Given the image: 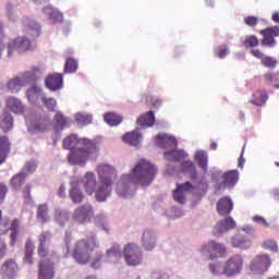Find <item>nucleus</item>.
Here are the masks:
<instances>
[{"label": "nucleus", "mask_w": 279, "mask_h": 279, "mask_svg": "<svg viewBox=\"0 0 279 279\" xmlns=\"http://www.w3.org/2000/svg\"><path fill=\"white\" fill-rule=\"evenodd\" d=\"M158 174V169L146 159H140L131 173L122 177V181L117 184V193L120 197H128V182L135 186H149L154 178Z\"/></svg>", "instance_id": "f257e3e1"}, {"label": "nucleus", "mask_w": 279, "mask_h": 279, "mask_svg": "<svg viewBox=\"0 0 279 279\" xmlns=\"http://www.w3.org/2000/svg\"><path fill=\"white\" fill-rule=\"evenodd\" d=\"M97 173L99 175L100 185L96 190V202H106L112 193V184L114 178H117V170L109 165H99L97 167Z\"/></svg>", "instance_id": "f03ea898"}, {"label": "nucleus", "mask_w": 279, "mask_h": 279, "mask_svg": "<svg viewBox=\"0 0 279 279\" xmlns=\"http://www.w3.org/2000/svg\"><path fill=\"white\" fill-rule=\"evenodd\" d=\"M99 247V242L95 236H88L76 241L72 256L78 265H88L90 263V253Z\"/></svg>", "instance_id": "7ed1b4c3"}, {"label": "nucleus", "mask_w": 279, "mask_h": 279, "mask_svg": "<svg viewBox=\"0 0 279 279\" xmlns=\"http://www.w3.org/2000/svg\"><path fill=\"white\" fill-rule=\"evenodd\" d=\"M201 254L208 256L209 260H217V258H226L228 250L225 244L210 240L201 248Z\"/></svg>", "instance_id": "20e7f679"}, {"label": "nucleus", "mask_w": 279, "mask_h": 279, "mask_svg": "<svg viewBox=\"0 0 279 279\" xmlns=\"http://www.w3.org/2000/svg\"><path fill=\"white\" fill-rule=\"evenodd\" d=\"M123 257L126 265L137 267V265L143 263V252L141 251V246L136 243H129L124 245Z\"/></svg>", "instance_id": "39448f33"}, {"label": "nucleus", "mask_w": 279, "mask_h": 279, "mask_svg": "<svg viewBox=\"0 0 279 279\" xmlns=\"http://www.w3.org/2000/svg\"><path fill=\"white\" fill-rule=\"evenodd\" d=\"M95 151H97L96 144H94L93 149L88 148V146L73 148L69 154L68 160L71 165H84L90 158V154H95Z\"/></svg>", "instance_id": "423d86ee"}, {"label": "nucleus", "mask_w": 279, "mask_h": 279, "mask_svg": "<svg viewBox=\"0 0 279 279\" xmlns=\"http://www.w3.org/2000/svg\"><path fill=\"white\" fill-rule=\"evenodd\" d=\"M243 271V256L233 255L231 256L223 265L222 274L227 276V278H232L234 276H239Z\"/></svg>", "instance_id": "0eeeda50"}, {"label": "nucleus", "mask_w": 279, "mask_h": 279, "mask_svg": "<svg viewBox=\"0 0 279 279\" xmlns=\"http://www.w3.org/2000/svg\"><path fill=\"white\" fill-rule=\"evenodd\" d=\"M64 149H77L78 147H88L95 149V142L86 137L77 138V135H70L63 140Z\"/></svg>", "instance_id": "6e6552de"}, {"label": "nucleus", "mask_w": 279, "mask_h": 279, "mask_svg": "<svg viewBox=\"0 0 279 279\" xmlns=\"http://www.w3.org/2000/svg\"><path fill=\"white\" fill-rule=\"evenodd\" d=\"M271 267V257L267 254L257 255L250 265L251 274H265Z\"/></svg>", "instance_id": "1a4fd4ad"}, {"label": "nucleus", "mask_w": 279, "mask_h": 279, "mask_svg": "<svg viewBox=\"0 0 279 279\" xmlns=\"http://www.w3.org/2000/svg\"><path fill=\"white\" fill-rule=\"evenodd\" d=\"M32 41L26 37H17L11 40L8 45V56L11 58L12 53L19 51V53H25V51H32Z\"/></svg>", "instance_id": "9d476101"}, {"label": "nucleus", "mask_w": 279, "mask_h": 279, "mask_svg": "<svg viewBox=\"0 0 279 279\" xmlns=\"http://www.w3.org/2000/svg\"><path fill=\"white\" fill-rule=\"evenodd\" d=\"M260 36H263L262 39V46L274 48L276 45H278V41H276V38L279 37V26H270L266 27L262 31H259Z\"/></svg>", "instance_id": "9b49d317"}, {"label": "nucleus", "mask_w": 279, "mask_h": 279, "mask_svg": "<svg viewBox=\"0 0 279 279\" xmlns=\"http://www.w3.org/2000/svg\"><path fill=\"white\" fill-rule=\"evenodd\" d=\"M195 186L192 182H185L183 184L178 183L177 189L173 190V199L178 204H186V193H193Z\"/></svg>", "instance_id": "f8f14e48"}, {"label": "nucleus", "mask_w": 279, "mask_h": 279, "mask_svg": "<svg viewBox=\"0 0 279 279\" xmlns=\"http://www.w3.org/2000/svg\"><path fill=\"white\" fill-rule=\"evenodd\" d=\"M19 264L15 259L9 258L3 262L0 267V276L2 279H14L19 274Z\"/></svg>", "instance_id": "ddd939ff"}, {"label": "nucleus", "mask_w": 279, "mask_h": 279, "mask_svg": "<svg viewBox=\"0 0 279 279\" xmlns=\"http://www.w3.org/2000/svg\"><path fill=\"white\" fill-rule=\"evenodd\" d=\"M73 219L76 223H88L93 219V206L86 204L75 209Z\"/></svg>", "instance_id": "4468645a"}, {"label": "nucleus", "mask_w": 279, "mask_h": 279, "mask_svg": "<svg viewBox=\"0 0 279 279\" xmlns=\"http://www.w3.org/2000/svg\"><path fill=\"white\" fill-rule=\"evenodd\" d=\"M236 228V221H234V218L227 217L223 220H220L215 227H214V235L215 236H221V234L228 232L229 230H234Z\"/></svg>", "instance_id": "2eb2a0df"}, {"label": "nucleus", "mask_w": 279, "mask_h": 279, "mask_svg": "<svg viewBox=\"0 0 279 279\" xmlns=\"http://www.w3.org/2000/svg\"><path fill=\"white\" fill-rule=\"evenodd\" d=\"M27 82H29L28 73L23 74L22 76H17L9 80L7 88L11 93H19V90H21V88H23V86H25Z\"/></svg>", "instance_id": "dca6fc26"}, {"label": "nucleus", "mask_w": 279, "mask_h": 279, "mask_svg": "<svg viewBox=\"0 0 279 279\" xmlns=\"http://www.w3.org/2000/svg\"><path fill=\"white\" fill-rule=\"evenodd\" d=\"M217 213L221 217H228L230 213L234 209V203H232V199L230 197L225 196L220 198L217 203Z\"/></svg>", "instance_id": "f3484780"}, {"label": "nucleus", "mask_w": 279, "mask_h": 279, "mask_svg": "<svg viewBox=\"0 0 279 279\" xmlns=\"http://www.w3.org/2000/svg\"><path fill=\"white\" fill-rule=\"evenodd\" d=\"M53 276H56V272L53 270V263L49 260H41L39 263V272L38 278L39 279H53Z\"/></svg>", "instance_id": "a211bd4d"}, {"label": "nucleus", "mask_w": 279, "mask_h": 279, "mask_svg": "<svg viewBox=\"0 0 279 279\" xmlns=\"http://www.w3.org/2000/svg\"><path fill=\"white\" fill-rule=\"evenodd\" d=\"M223 183H220L217 187V191L226 189V186H234L239 182V170H231L225 172L222 175Z\"/></svg>", "instance_id": "6ab92c4d"}, {"label": "nucleus", "mask_w": 279, "mask_h": 279, "mask_svg": "<svg viewBox=\"0 0 279 279\" xmlns=\"http://www.w3.org/2000/svg\"><path fill=\"white\" fill-rule=\"evenodd\" d=\"M156 144L159 147H163L165 149L169 147H178V140L174 136H171L169 134H158L156 135Z\"/></svg>", "instance_id": "aec40b11"}, {"label": "nucleus", "mask_w": 279, "mask_h": 279, "mask_svg": "<svg viewBox=\"0 0 279 279\" xmlns=\"http://www.w3.org/2000/svg\"><path fill=\"white\" fill-rule=\"evenodd\" d=\"M63 82L64 78L62 74H50L46 77L45 84L49 90H60V88H62Z\"/></svg>", "instance_id": "412c9836"}, {"label": "nucleus", "mask_w": 279, "mask_h": 279, "mask_svg": "<svg viewBox=\"0 0 279 279\" xmlns=\"http://www.w3.org/2000/svg\"><path fill=\"white\" fill-rule=\"evenodd\" d=\"M189 156L184 150L173 147L171 150H166L163 153V158L169 162H178L179 160H184Z\"/></svg>", "instance_id": "4be33fe9"}, {"label": "nucleus", "mask_w": 279, "mask_h": 279, "mask_svg": "<svg viewBox=\"0 0 279 279\" xmlns=\"http://www.w3.org/2000/svg\"><path fill=\"white\" fill-rule=\"evenodd\" d=\"M83 182L87 195H93V193H95V189L97 187V178L95 177V173L87 172L83 179Z\"/></svg>", "instance_id": "5701e85b"}, {"label": "nucleus", "mask_w": 279, "mask_h": 279, "mask_svg": "<svg viewBox=\"0 0 279 279\" xmlns=\"http://www.w3.org/2000/svg\"><path fill=\"white\" fill-rule=\"evenodd\" d=\"M142 247H144L146 252H151V250L156 247V236H154V233H151V231H144L142 235Z\"/></svg>", "instance_id": "b1692460"}, {"label": "nucleus", "mask_w": 279, "mask_h": 279, "mask_svg": "<svg viewBox=\"0 0 279 279\" xmlns=\"http://www.w3.org/2000/svg\"><path fill=\"white\" fill-rule=\"evenodd\" d=\"M136 123L141 128H153V125L156 123V116L154 114V111H148L140 116Z\"/></svg>", "instance_id": "393cba45"}, {"label": "nucleus", "mask_w": 279, "mask_h": 279, "mask_svg": "<svg viewBox=\"0 0 279 279\" xmlns=\"http://www.w3.org/2000/svg\"><path fill=\"white\" fill-rule=\"evenodd\" d=\"M10 146L11 144L8 136H0V165H3L10 155Z\"/></svg>", "instance_id": "a878e982"}, {"label": "nucleus", "mask_w": 279, "mask_h": 279, "mask_svg": "<svg viewBox=\"0 0 279 279\" xmlns=\"http://www.w3.org/2000/svg\"><path fill=\"white\" fill-rule=\"evenodd\" d=\"M7 108L15 114H23V112H25V106H23V102L14 97L7 99Z\"/></svg>", "instance_id": "bb28decb"}, {"label": "nucleus", "mask_w": 279, "mask_h": 279, "mask_svg": "<svg viewBox=\"0 0 279 279\" xmlns=\"http://www.w3.org/2000/svg\"><path fill=\"white\" fill-rule=\"evenodd\" d=\"M122 140L124 143H128V145L136 147L141 145V141H143V135L140 134L138 131H133L123 135Z\"/></svg>", "instance_id": "cd10ccee"}, {"label": "nucleus", "mask_w": 279, "mask_h": 279, "mask_svg": "<svg viewBox=\"0 0 279 279\" xmlns=\"http://www.w3.org/2000/svg\"><path fill=\"white\" fill-rule=\"evenodd\" d=\"M54 128L57 132L64 130V128H69V119L60 111L54 116Z\"/></svg>", "instance_id": "c85d7f7f"}, {"label": "nucleus", "mask_w": 279, "mask_h": 279, "mask_svg": "<svg viewBox=\"0 0 279 279\" xmlns=\"http://www.w3.org/2000/svg\"><path fill=\"white\" fill-rule=\"evenodd\" d=\"M233 247H240L241 250H247L252 245V242L243 235H236L231 240Z\"/></svg>", "instance_id": "c756f323"}, {"label": "nucleus", "mask_w": 279, "mask_h": 279, "mask_svg": "<svg viewBox=\"0 0 279 279\" xmlns=\"http://www.w3.org/2000/svg\"><path fill=\"white\" fill-rule=\"evenodd\" d=\"M24 263H28V265L34 264V242H32V239L25 242Z\"/></svg>", "instance_id": "7c9ffc66"}, {"label": "nucleus", "mask_w": 279, "mask_h": 279, "mask_svg": "<svg viewBox=\"0 0 279 279\" xmlns=\"http://www.w3.org/2000/svg\"><path fill=\"white\" fill-rule=\"evenodd\" d=\"M37 219L41 221V223H47L49 219V205L47 204H41L37 207Z\"/></svg>", "instance_id": "2f4dec72"}, {"label": "nucleus", "mask_w": 279, "mask_h": 279, "mask_svg": "<svg viewBox=\"0 0 279 279\" xmlns=\"http://www.w3.org/2000/svg\"><path fill=\"white\" fill-rule=\"evenodd\" d=\"M195 160L198 167L203 169V171H206V169H208V154L206 151L204 150L196 151Z\"/></svg>", "instance_id": "473e14b6"}, {"label": "nucleus", "mask_w": 279, "mask_h": 279, "mask_svg": "<svg viewBox=\"0 0 279 279\" xmlns=\"http://www.w3.org/2000/svg\"><path fill=\"white\" fill-rule=\"evenodd\" d=\"M182 171L184 173H190L192 180L197 179V170L195 169V163L191 160H184L181 166Z\"/></svg>", "instance_id": "72a5a7b5"}, {"label": "nucleus", "mask_w": 279, "mask_h": 279, "mask_svg": "<svg viewBox=\"0 0 279 279\" xmlns=\"http://www.w3.org/2000/svg\"><path fill=\"white\" fill-rule=\"evenodd\" d=\"M104 120L108 125L116 126L123 121V118L114 112H108L105 114Z\"/></svg>", "instance_id": "f704fd0d"}, {"label": "nucleus", "mask_w": 279, "mask_h": 279, "mask_svg": "<svg viewBox=\"0 0 279 279\" xmlns=\"http://www.w3.org/2000/svg\"><path fill=\"white\" fill-rule=\"evenodd\" d=\"M70 199H72L73 204H82V202H84V194L82 193V190L77 186L71 187Z\"/></svg>", "instance_id": "c9c22d12"}, {"label": "nucleus", "mask_w": 279, "mask_h": 279, "mask_svg": "<svg viewBox=\"0 0 279 279\" xmlns=\"http://www.w3.org/2000/svg\"><path fill=\"white\" fill-rule=\"evenodd\" d=\"M27 175L23 172L15 174L11 179V186H13L15 190H19L25 184Z\"/></svg>", "instance_id": "e433bc0d"}, {"label": "nucleus", "mask_w": 279, "mask_h": 279, "mask_svg": "<svg viewBox=\"0 0 279 279\" xmlns=\"http://www.w3.org/2000/svg\"><path fill=\"white\" fill-rule=\"evenodd\" d=\"M13 121H14V119L12 118V116L10 113H3L2 121H1V128L4 133L10 132V130H12Z\"/></svg>", "instance_id": "4c0bfd02"}, {"label": "nucleus", "mask_w": 279, "mask_h": 279, "mask_svg": "<svg viewBox=\"0 0 279 279\" xmlns=\"http://www.w3.org/2000/svg\"><path fill=\"white\" fill-rule=\"evenodd\" d=\"M214 54L216 56V58L223 60V58L230 54V48L228 47V45L217 46L216 48H214Z\"/></svg>", "instance_id": "58836bf2"}, {"label": "nucleus", "mask_w": 279, "mask_h": 279, "mask_svg": "<svg viewBox=\"0 0 279 279\" xmlns=\"http://www.w3.org/2000/svg\"><path fill=\"white\" fill-rule=\"evenodd\" d=\"M75 121L78 125H90L93 123V116L84 114V113H76Z\"/></svg>", "instance_id": "ea45409f"}, {"label": "nucleus", "mask_w": 279, "mask_h": 279, "mask_svg": "<svg viewBox=\"0 0 279 279\" xmlns=\"http://www.w3.org/2000/svg\"><path fill=\"white\" fill-rule=\"evenodd\" d=\"M47 130V123L44 120H36L31 123V132H45Z\"/></svg>", "instance_id": "a19ab883"}, {"label": "nucleus", "mask_w": 279, "mask_h": 279, "mask_svg": "<svg viewBox=\"0 0 279 279\" xmlns=\"http://www.w3.org/2000/svg\"><path fill=\"white\" fill-rule=\"evenodd\" d=\"M77 71V60L73 58H68L65 60V65H64V72L65 73H75Z\"/></svg>", "instance_id": "79ce46f5"}, {"label": "nucleus", "mask_w": 279, "mask_h": 279, "mask_svg": "<svg viewBox=\"0 0 279 279\" xmlns=\"http://www.w3.org/2000/svg\"><path fill=\"white\" fill-rule=\"evenodd\" d=\"M263 66L266 69H276L278 66V60L274 57L265 56L262 60Z\"/></svg>", "instance_id": "37998d69"}, {"label": "nucleus", "mask_w": 279, "mask_h": 279, "mask_svg": "<svg viewBox=\"0 0 279 279\" xmlns=\"http://www.w3.org/2000/svg\"><path fill=\"white\" fill-rule=\"evenodd\" d=\"M41 101L46 106V108H48V110H50V112L56 111V106H58V102L56 101V98H47V97L44 96L41 98Z\"/></svg>", "instance_id": "c03bdc74"}, {"label": "nucleus", "mask_w": 279, "mask_h": 279, "mask_svg": "<svg viewBox=\"0 0 279 279\" xmlns=\"http://www.w3.org/2000/svg\"><path fill=\"white\" fill-rule=\"evenodd\" d=\"M244 47H250L251 49L258 47V37L254 35L246 36L244 39Z\"/></svg>", "instance_id": "a18cd8bd"}, {"label": "nucleus", "mask_w": 279, "mask_h": 279, "mask_svg": "<svg viewBox=\"0 0 279 279\" xmlns=\"http://www.w3.org/2000/svg\"><path fill=\"white\" fill-rule=\"evenodd\" d=\"M51 232L49 231H43L39 235H38V242L39 245H47L48 243H50L51 241Z\"/></svg>", "instance_id": "49530a36"}, {"label": "nucleus", "mask_w": 279, "mask_h": 279, "mask_svg": "<svg viewBox=\"0 0 279 279\" xmlns=\"http://www.w3.org/2000/svg\"><path fill=\"white\" fill-rule=\"evenodd\" d=\"M2 217H3V213L0 209V221ZM8 226H10V219L4 218L2 220V223L0 222V234H7V232H9L10 229L8 228Z\"/></svg>", "instance_id": "de8ad7c7"}, {"label": "nucleus", "mask_w": 279, "mask_h": 279, "mask_svg": "<svg viewBox=\"0 0 279 279\" xmlns=\"http://www.w3.org/2000/svg\"><path fill=\"white\" fill-rule=\"evenodd\" d=\"M262 247H264V250H270V252H278V244L274 240H266L262 244Z\"/></svg>", "instance_id": "09e8293b"}, {"label": "nucleus", "mask_w": 279, "mask_h": 279, "mask_svg": "<svg viewBox=\"0 0 279 279\" xmlns=\"http://www.w3.org/2000/svg\"><path fill=\"white\" fill-rule=\"evenodd\" d=\"M107 256L114 257V258H121V247L119 245H113L109 251H107Z\"/></svg>", "instance_id": "8fccbe9b"}, {"label": "nucleus", "mask_w": 279, "mask_h": 279, "mask_svg": "<svg viewBox=\"0 0 279 279\" xmlns=\"http://www.w3.org/2000/svg\"><path fill=\"white\" fill-rule=\"evenodd\" d=\"M148 105L154 108L155 110H158V108H160V106H162V100L160 98L157 97H148L147 98Z\"/></svg>", "instance_id": "3c124183"}, {"label": "nucleus", "mask_w": 279, "mask_h": 279, "mask_svg": "<svg viewBox=\"0 0 279 279\" xmlns=\"http://www.w3.org/2000/svg\"><path fill=\"white\" fill-rule=\"evenodd\" d=\"M49 19L52 23H62L64 17L60 11H52L49 13Z\"/></svg>", "instance_id": "603ef678"}, {"label": "nucleus", "mask_w": 279, "mask_h": 279, "mask_svg": "<svg viewBox=\"0 0 279 279\" xmlns=\"http://www.w3.org/2000/svg\"><path fill=\"white\" fill-rule=\"evenodd\" d=\"M101 260H104V254L100 252L96 253V257L93 259L92 262V268L93 269H99V267L101 266Z\"/></svg>", "instance_id": "864d4df0"}, {"label": "nucleus", "mask_w": 279, "mask_h": 279, "mask_svg": "<svg viewBox=\"0 0 279 279\" xmlns=\"http://www.w3.org/2000/svg\"><path fill=\"white\" fill-rule=\"evenodd\" d=\"M37 254L41 258H46V256H49V246L47 244H38Z\"/></svg>", "instance_id": "5fc2aeb1"}, {"label": "nucleus", "mask_w": 279, "mask_h": 279, "mask_svg": "<svg viewBox=\"0 0 279 279\" xmlns=\"http://www.w3.org/2000/svg\"><path fill=\"white\" fill-rule=\"evenodd\" d=\"M244 23L248 27H256V25H258V17L254 15L246 16L244 17Z\"/></svg>", "instance_id": "6e6d98bb"}, {"label": "nucleus", "mask_w": 279, "mask_h": 279, "mask_svg": "<svg viewBox=\"0 0 279 279\" xmlns=\"http://www.w3.org/2000/svg\"><path fill=\"white\" fill-rule=\"evenodd\" d=\"M254 223H259V226H264V228H269V222L263 216H254L253 217Z\"/></svg>", "instance_id": "4d7b16f0"}, {"label": "nucleus", "mask_w": 279, "mask_h": 279, "mask_svg": "<svg viewBox=\"0 0 279 279\" xmlns=\"http://www.w3.org/2000/svg\"><path fill=\"white\" fill-rule=\"evenodd\" d=\"M8 254V244L5 241L0 239V258H4V256Z\"/></svg>", "instance_id": "13d9d810"}, {"label": "nucleus", "mask_w": 279, "mask_h": 279, "mask_svg": "<svg viewBox=\"0 0 279 279\" xmlns=\"http://www.w3.org/2000/svg\"><path fill=\"white\" fill-rule=\"evenodd\" d=\"M23 197L26 199V202L32 201V187L29 185H26L23 190Z\"/></svg>", "instance_id": "bf43d9fd"}, {"label": "nucleus", "mask_w": 279, "mask_h": 279, "mask_svg": "<svg viewBox=\"0 0 279 279\" xmlns=\"http://www.w3.org/2000/svg\"><path fill=\"white\" fill-rule=\"evenodd\" d=\"M40 92V89L38 88H32L29 89L26 95H27V98H28V101H34V97H36V94Z\"/></svg>", "instance_id": "052dcab7"}, {"label": "nucleus", "mask_w": 279, "mask_h": 279, "mask_svg": "<svg viewBox=\"0 0 279 279\" xmlns=\"http://www.w3.org/2000/svg\"><path fill=\"white\" fill-rule=\"evenodd\" d=\"M251 53L254 56V58H257L258 60L263 61V58H265V54L259 49H253L251 50Z\"/></svg>", "instance_id": "680f3d73"}, {"label": "nucleus", "mask_w": 279, "mask_h": 279, "mask_svg": "<svg viewBox=\"0 0 279 279\" xmlns=\"http://www.w3.org/2000/svg\"><path fill=\"white\" fill-rule=\"evenodd\" d=\"M21 226V222L19 221V219H14L11 223L10 230L11 231H15L19 232V227Z\"/></svg>", "instance_id": "e2e57ef3"}, {"label": "nucleus", "mask_w": 279, "mask_h": 279, "mask_svg": "<svg viewBox=\"0 0 279 279\" xmlns=\"http://www.w3.org/2000/svg\"><path fill=\"white\" fill-rule=\"evenodd\" d=\"M19 239V231H11V245H16V241Z\"/></svg>", "instance_id": "0e129e2a"}, {"label": "nucleus", "mask_w": 279, "mask_h": 279, "mask_svg": "<svg viewBox=\"0 0 279 279\" xmlns=\"http://www.w3.org/2000/svg\"><path fill=\"white\" fill-rule=\"evenodd\" d=\"M59 197L64 198L66 197V186L61 184L58 192Z\"/></svg>", "instance_id": "69168bd1"}, {"label": "nucleus", "mask_w": 279, "mask_h": 279, "mask_svg": "<svg viewBox=\"0 0 279 279\" xmlns=\"http://www.w3.org/2000/svg\"><path fill=\"white\" fill-rule=\"evenodd\" d=\"M5 193H8V186L0 183V199H3L5 197Z\"/></svg>", "instance_id": "338daca9"}, {"label": "nucleus", "mask_w": 279, "mask_h": 279, "mask_svg": "<svg viewBox=\"0 0 279 279\" xmlns=\"http://www.w3.org/2000/svg\"><path fill=\"white\" fill-rule=\"evenodd\" d=\"M156 279H169V274L159 272Z\"/></svg>", "instance_id": "774afa93"}]
</instances>
